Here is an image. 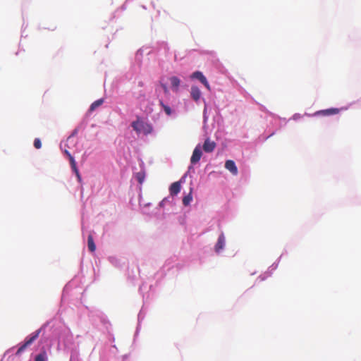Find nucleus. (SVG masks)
Segmentation results:
<instances>
[{
  "mask_svg": "<svg viewBox=\"0 0 361 361\" xmlns=\"http://www.w3.org/2000/svg\"><path fill=\"white\" fill-rule=\"evenodd\" d=\"M225 168L228 170L233 175L238 174V169L233 160H227L225 163Z\"/></svg>",
  "mask_w": 361,
  "mask_h": 361,
  "instance_id": "obj_6",
  "label": "nucleus"
},
{
  "mask_svg": "<svg viewBox=\"0 0 361 361\" xmlns=\"http://www.w3.org/2000/svg\"><path fill=\"white\" fill-rule=\"evenodd\" d=\"M172 88L177 91L180 83V80L176 76H173L170 78Z\"/></svg>",
  "mask_w": 361,
  "mask_h": 361,
  "instance_id": "obj_11",
  "label": "nucleus"
},
{
  "mask_svg": "<svg viewBox=\"0 0 361 361\" xmlns=\"http://www.w3.org/2000/svg\"><path fill=\"white\" fill-rule=\"evenodd\" d=\"M190 94H191L192 98L195 102H197L200 99L201 92H200V89L197 87L192 86L191 87Z\"/></svg>",
  "mask_w": 361,
  "mask_h": 361,
  "instance_id": "obj_9",
  "label": "nucleus"
},
{
  "mask_svg": "<svg viewBox=\"0 0 361 361\" xmlns=\"http://www.w3.org/2000/svg\"><path fill=\"white\" fill-rule=\"evenodd\" d=\"M132 127L137 133H142L145 135L150 134L153 130V128L151 124L138 120L132 123Z\"/></svg>",
  "mask_w": 361,
  "mask_h": 361,
  "instance_id": "obj_1",
  "label": "nucleus"
},
{
  "mask_svg": "<svg viewBox=\"0 0 361 361\" xmlns=\"http://www.w3.org/2000/svg\"><path fill=\"white\" fill-rule=\"evenodd\" d=\"M181 185L179 181L173 183L169 188L170 194L172 196L176 195L180 191Z\"/></svg>",
  "mask_w": 361,
  "mask_h": 361,
  "instance_id": "obj_8",
  "label": "nucleus"
},
{
  "mask_svg": "<svg viewBox=\"0 0 361 361\" xmlns=\"http://www.w3.org/2000/svg\"><path fill=\"white\" fill-rule=\"evenodd\" d=\"M64 153L67 155V157H68L69 161H71V159L73 158V157L71 154V153L67 149H66L64 151Z\"/></svg>",
  "mask_w": 361,
  "mask_h": 361,
  "instance_id": "obj_20",
  "label": "nucleus"
},
{
  "mask_svg": "<svg viewBox=\"0 0 361 361\" xmlns=\"http://www.w3.org/2000/svg\"><path fill=\"white\" fill-rule=\"evenodd\" d=\"M191 78H194V79H197L199 80L201 82H202L203 81L205 80L206 78L204 76V75L202 74V72L200 71H195L194 72L192 75H191Z\"/></svg>",
  "mask_w": 361,
  "mask_h": 361,
  "instance_id": "obj_14",
  "label": "nucleus"
},
{
  "mask_svg": "<svg viewBox=\"0 0 361 361\" xmlns=\"http://www.w3.org/2000/svg\"><path fill=\"white\" fill-rule=\"evenodd\" d=\"M202 83L205 86V87L207 90H210V89H211L210 85H209V82H207V79H205V80L203 81Z\"/></svg>",
  "mask_w": 361,
  "mask_h": 361,
  "instance_id": "obj_19",
  "label": "nucleus"
},
{
  "mask_svg": "<svg viewBox=\"0 0 361 361\" xmlns=\"http://www.w3.org/2000/svg\"><path fill=\"white\" fill-rule=\"evenodd\" d=\"M47 353L45 350H42L40 353L37 355L35 358V361H47Z\"/></svg>",
  "mask_w": 361,
  "mask_h": 361,
  "instance_id": "obj_13",
  "label": "nucleus"
},
{
  "mask_svg": "<svg viewBox=\"0 0 361 361\" xmlns=\"http://www.w3.org/2000/svg\"><path fill=\"white\" fill-rule=\"evenodd\" d=\"M159 104H160V106L163 108L164 111H165V113H166L168 116L171 115V114H172V110H171V109L169 106H167V105L164 104L162 100H160V101H159Z\"/></svg>",
  "mask_w": 361,
  "mask_h": 361,
  "instance_id": "obj_17",
  "label": "nucleus"
},
{
  "mask_svg": "<svg viewBox=\"0 0 361 361\" xmlns=\"http://www.w3.org/2000/svg\"><path fill=\"white\" fill-rule=\"evenodd\" d=\"M161 87H163L164 92L167 93L168 92V88H167L166 85H164V84H162Z\"/></svg>",
  "mask_w": 361,
  "mask_h": 361,
  "instance_id": "obj_21",
  "label": "nucleus"
},
{
  "mask_svg": "<svg viewBox=\"0 0 361 361\" xmlns=\"http://www.w3.org/2000/svg\"><path fill=\"white\" fill-rule=\"evenodd\" d=\"M202 155V149L200 145H197L193 150L192 157L190 158V162L192 164L197 163Z\"/></svg>",
  "mask_w": 361,
  "mask_h": 361,
  "instance_id": "obj_3",
  "label": "nucleus"
},
{
  "mask_svg": "<svg viewBox=\"0 0 361 361\" xmlns=\"http://www.w3.org/2000/svg\"><path fill=\"white\" fill-rule=\"evenodd\" d=\"M103 102H104L103 99H99L94 102L90 107V111H92L95 110L97 107L101 106L103 104Z\"/></svg>",
  "mask_w": 361,
  "mask_h": 361,
  "instance_id": "obj_15",
  "label": "nucleus"
},
{
  "mask_svg": "<svg viewBox=\"0 0 361 361\" xmlns=\"http://www.w3.org/2000/svg\"><path fill=\"white\" fill-rule=\"evenodd\" d=\"M225 246V236L224 233H221V235L218 238V240L216 244L215 245V251L216 252H219L224 248Z\"/></svg>",
  "mask_w": 361,
  "mask_h": 361,
  "instance_id": "obj_7",
  "label": "nucleus"
},
{
  "mask_svg": "<svg viewBox=\"0 0 361 361\" xmlns=\"http://www.w3.org/2000/svg\"><path fill=\"white\" fill-rule=\"evenodd\" d=\"M71 168H72L73 171L75 172V173L78 180L81 181V177H80L79 171H78V169L77 168L76 162H75L74 158H71Z\"/></svg>",
  "mask_w": 361,
  "mask_h": 361,
  "instance_id": "obj_12",
  "label": "nucleus"
},
{
  "mask_svg": "<svg viewBox=\"0 0 361 361\" xmlns=\"http://www.w3.org/2000/svg\"><path fill=\"white\" fill-rule=\"evenodd\" d=\"M340 112V109L338 108H331L325 110H321L317 111L314 115H322V116H331L337 114Z\"/></svg>",
  "mask_w": 361,
  "mask_h": 361,
  "instance_id": "obj_5",
  "label": "nucleus"
},
{
  "mask_svg": "<svg viewBox=\"0 0 361 361\" xmlns=\"http://www.w3.org/2000/svg\"><path fill=\"white\" fill-rule=\"evenodd\" d=\"M192 200V190H190V192H189L188 195H187L185 197H183V204L185 206H188V205L190 204V203L191 202Z\"/></svg>",
  "mask_w": 361,
  "mask_h": 361,
  "instance_id": "obj_16",
  "label": "nucleus"
},
{
  "mask_svg": "<svg viewBox=\"0 0 361 361\" xmlns=\"http://www.w3.org/2000/svg\"><path fill=\"white\" fill-rule=\"evenodd\" d=\"M216 143L207 138L205 140L202 148L205 152H212L216 147Z\"/></svg>",
  "mask_w": 361,
  "mask_h": 361,
  "instance_id": "obj_4",
  "label": "nucleus"
},
{
  "mask_svg": "<svg viewBox=\"0 0 361 361\" xmlns=\"http://www.w3.org/2000/svg\"><path fill=\"white\" fill-rule=\"evenodd\" d=\"M138 181L141 183L143 180V177H140V175L137 177Z\"/></svg>",
  "mask_w": 361,
  "mask_h": 361,
  "instance_id": "obj_22",
  "label": "nucleus"
},
{
  "mask_svg": "<svg viewBox=\"0 0 361 361\" xmlns=\"http://www.w3.org/2000/svg\"><path fill=\"white\" fill-rule=\"evenodd\" d=\"M87 246H88V249L90 252H93L95 251L96 250V245L94 243V240H93V237H92V234H90L88 235V238H87Z\"/></svg>",
  "mask_w": 361,
  "mask_h": 361,
  "instance_id": "obj_10",
  "label": "nucleus"
},
{
  "mask_svg": "<svg viewBox=\"0 0 361 361\" xmlns=\"http://www.w3.org/2000/svg\"><path fill=\"white\" fill-rule=\"evenodd\" d=\"M34 146L36 149H39L42 147V142L40 139L35 138L34 140Z\"/></svg>",
  "mask_w": 361,
  "mask_h": 361,
  "instance_id": "obj_18",
  "label": "nucleus"
},
{
  "mask_svg": "<svg viewBox=\"0 0 361 361\" xmlns=\"http://www.w3.org/2000/svg\"><path fill=\"white\" fill-rule=\"evenodd\" d=\"M41 329H37L27 337H26L25 342L21 345L16 352V355H19L23 353L30 345H31L39 336Z\"/></svg>",
  "mask_w": 361,
  "mask_h": 361,
  "instance_id": "obj_2",
  "label": "nucleus"
},
{
  "mask_svg": "<svg viewBox=\"0 0 361 361\" xmlns=\"http://www.w3.org/2000/svg\"><path fill=\"white\" fill-rule=\"evenodd\" d=\"M71 140V137H69L67 140V142H70Z\"/></svg>",
  "mask_w": 361,
  "mask_h": 361,
  "instance_id": "obj_23",
  "label": "nucleus"
}]
</instances>
